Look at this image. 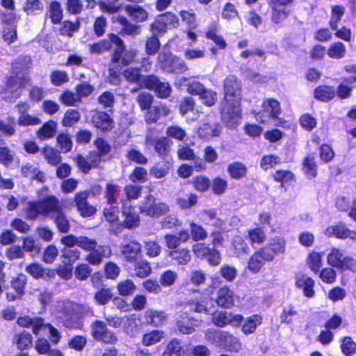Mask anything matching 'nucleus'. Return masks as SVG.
Returning a JSON list of instances; mask_svg holds the SVG:
<instances>
[{
	"mask_svg": "<svg viewBox=\"0 0 356 356\" xmlns=\"http://www.w3.org/2000/svg\"><path fill=\"white\" fill-rule=\"evenodd\" d=\"M31 59L29 56H19L13 63L12 75L8 80L3 99L13 102L21 96L22 89L28 82V70Z\"/></svg>",
	"mask_w": 356,
	"mask_h": 356,
	"instance_id": "1",
	"label": "nucleus"
},
{
	"mask_svg": "<svg viewBox=\"0 0 356 356\" xmlns=\"http://www.w3.org/2000/svg\"><path fill=\"white\" fill-rule=\"evenodd\" d=\"M205 339L210 343L229 351L237 353L242 347L237 337L222 330H208L205 332Z\"/></svg>",
	"mask_w": 356,
	"mask_h": 356,
	"instance_id": "2",
	"label": "nucleus"
},
{
	"mask_svg": "<svg viewBox=\"0 0 356 356\" xmlns=\"http://www.w3.org/2000/svg\"><path fill=\"white\" fill-rule=\"evenodd\" d=\"M241 101L238 99H231L224 97L220 106V113L222 122L229 128H234L241 120Z\"/></svg>",
	"mask_w": 356,
	"mask_h": 356,
	"instance_id": "3",
	"label": "nucleus"
},
{
	"mask_svg": "<svg viewBox=\"0 0 356 356\" xmlns=\"http://www.w3.org/2000/svg\"><path fill=\"white\" fill-rule=\"evenodd\" d=\"M157 63L164 72L183 74L188 70L184 60L170 51H161L157 56Z\"/></svg>",
	"mask_w": 356,
	"mask_h": 356,
	"instance_id": "4",
	"label": "nucleus"
},
{
	"mask_svg": "<svg viewBox=\"0 0 356 356\" xmlns=\"http://www.w3.org/2000/svg\"><path fill=\"white\" fill-rule=\"evenodd\" d=\"M109 38L116 46L111 57L112 62L124 66L131 64L136 55V51L126 50L124 42L118 35L111 33Z\"/></svg>",
	"mask_w": 356,
	"mask_h": 356,
	"instance_id": "5",
	"label": "nucleus"
},
{
	"mask_svg": "<svg viewBox=\"0 0 356 356\" xmlns=\"http://www.w3.org/2000/svg\"><path fill=\"white\" fill-rule=\"evenodd\" d=\"M280 102L275 99H267L263 102L262 110L257 113L255 118L261 123L275 124L281 114Z\"/></svg>",
	"mask_w": 356,
	"mask_h": 356,
	"instance_id": "6",
	"label": "nucleus"
},
{
	"mask_svg": "<svg viewBox=\"0 0 356 356\" xmlns=\"http://www.w3.org/2000/svg\"><path fill=\"white\" fill-rule=\"evenodd\" d=\"M140 211L151 217H159L166 215L170 211V207L163 202L156 203L155 197L152 195H148L140 205Z\"/></svg>",
	"mask_w": 356,
	"mask_h": 356,
	"instance_id": "7",
	"label": "nucleus"
},
{
	"mask_svg": "<svg viewBox=\"0 0 356 356\" xmlns=\"http://www.w3.org/2000/svg\"><path fill=\"white\" fill-rule=\"evenodd\" d=\"M91 334L95 339L106 343H113L118 341L115 333L107 328L106 324L102 321H95L91 325Z\"/></svg>",
	"mask_w": 356,
	"mask_h": 356,
	"instance_id": "8",
	"label": "nucleus"
},
{
	"mask_svg": "<svg viewBox=\"0 0 356 356\" xmlns=\"http://www.w3.org/2000/svg\"><path fill=\"white\" fill-rule=\"evenodd\" d=\"M60 242L65 246H75L90 252L97 247V243L95 240L85 236H75L69 234L61 238Z\"/></svg>",
	"mask_w": 356,
	"mask_h": 356,
	"instance_id": "9",
	"label": "nucleus"
},
{
	"mask_svg": "<svg viewBox=\"0 0 356 356\" xmlns=\"http://www.w3.org/2000/svg\"><path fill=\"white\" fill-rule=\"evenodd\" d=\"M243 320L241 315H235L226 311H218L212 314L211 322L219 327H223L230 324L233 326L238 325Z\"/></svg>",
	"mask_w": 356,
	"mask_h": 356,
	"instance_id": "10",
	"label": "nucleus"
},
{
	"mask_svg": "<svg viewBox=\"0 0 356 356\" xmlns=\"http://www.w3.org/2000/svg\"><path fill=\"white\" fill-rule=\"evenodd\" d=\"M145 88L154 89L159 97L167 98L170 96L172 88L168 82H162L155 75H148L145 79Z\"/></svg>",
	"mask_w": 356,
	"mask_h": 356,
	"instance_id": "11",
	"label": "nucleus"
},
{
	"mask_svg": "<svg viewBox=\"0 0 356 356\" xmlns=\"http://www.w3.org/2000/svg\"><path fill=\"white\" fill-rule=\"evenodd\" d=\"M88 197L89 192L88 191H86L77 193L74 197V202L77 210L83 217L92 216L97 211L96 208L90 204L88 202Z\"/></svg>",
	"mask_w": 356,
	"mask_h": 356,
	"instance_id": "12",
	"label": "nucleus"
},
{
	"mask_svg": "<svg viewBox=\"0 0 356 356\" xmlns=\"http://www.w3.org/2000/svg\"><path fill=\"white\" fill-rule=\"evenodd\" d=\"M273 259V253L267 248H261L256 252L250 259L248 268L254 272H258L266 261H269Z\"/></svg>",
	"mask_w": 356,
	"mask_h": 356,
	"instance_id": "13",
	"label": "nucleus"
},
{
	"mask_svg": "<svg viewBox=\"0 0 356 356\" xmlns=\"http://www.w3.org/2000/svg\"><path fill=\"white\" fill-rule=\"evenodd\" d=\"M40 215L44 216H54L62 210V207L58 199L55 196H49L39 200Z\"/></svg>",
	"mask_w": 356,
	"mask_h": 356,
	"instance_id": "14",
	"label": "nucleus"
},
{
	"mask_svg": "<svg viewBox=\"0 0 356 356\" xmlns=\"http://www.w3.org/2000/svg\"><path fill=\"white\" fill-rule=\"evenodd\" d=\"M225 97L241 99V84L234 75L228 76L224 81Z\"/></svg>",
	"mask_w": 356,
	"mask_h": 356,
	"instance_id": "15",
	"label": "nucleus"
},
{
	"mask_svg": "<svg viewBox=\"0 0 356 356\" xmlns=\"http://www.w3.org/2000/svg\"><path fill=\"white\" fill-rule=\"evenodd\" d=\"M90 252L86 256V260L91 265H99L104 258H108L111 254V249L110 246L97 245L95 248L90 251Z\"/></svg>",
	"mask_w": 356,
	"mask_h": 356,
	"instance_id": "16",
	"label": "nucleus"
},
{
	"mask_svg": "<svg viewBox=\"0 0 356 356\" xmlns=\"http://www.w3.org/2000/svg\"><path fill=\"white\" fill-rule=\"evenodd\" d=\"M122 75L127 82L137 86V88L132 89V92H136L143 87L145 88V79L147 76H143L139 68L127 67L122 72Z\"/></svg>",
	"mask_w": 356,
	"mask_h": 356,
	"instance_id": "17",
	"label": "nucleus"
},
{
	"mask_svg": "<svg viewBox=\"0 0 356 356\" xmlns=\"http://www.w3.org/2000/svg\"><path fill=\"white\" fill-rule=\"evenodd\" d=\"M197 321L193 318H190L187 312L180 314L176 321L177 330L181 334H190L195 331Z\"/></svg>",
	"mask_w": 356,
	"mask_h": 356,
	"instance_id": "18",
	"label": "nucleus"
},
{
	"mask_svg": "<svg viewBox=\"0 0 356 356\" xmlns=\"http://www.w3.org/2000/svg\"><path fill=\"white\" fill-rule=\"evenodd\" d=\"M190 239V234L186 229H182L177 234H167L164 236L166 247L171 250H176L183 243Z\"/></svg>",
	"mask_w": 356,
	"mask_h": 356,
	"instance_id": "19",
	"label": "nucleus"
},
{
	"mask_svg": "<svg viewBox=\"0 0 356 356\" xmlns=\"http://www.w3.org/2000/svg\"><path fill=\"white\" fill-rule=\"evenodd\" d=\"M222 131L221 125L215 122L203 123L198 129V136L203 140H208L218 136Z\"/></svg>",
	"mask_w": 356,
	"mask_h": 356,
	"instance_id": "20",
	"label": "nucleus"
},
{
	"mask_svg": "<svg viewBox=\"0 0 356 356\" xmlns=\"http://www.w3.org/2000/svg\"><path fill=\"white\" fill-rule=\"evenodd\" d=\"M234 292L227 286L220 288L217 292L216 303L219 307L230 308L234 305Z\"/></svg>",
	"mask_w": 356,
	"mask_h": 356,
	"instance_id": "21",
	"label": "nucleus"
},
{
	"mask_svg": "<svg viewBox=\"0 0 356 356\" xmlns=\"http://www.w3.org/2000/svg\"><path fill=\"white\" fill-rule=\"evenodd\" d=\"M211 299L204 297L201 299H194L188 301L186 305V308L191 312H196L204 314H209L210 309L209 304L211 303Z\"/></svg>",
	"mask_w": 356,
	"mask_h": 356,
	"instance_id": "22",
	"label": "nucleus"
},
{
	"mask_svg": "<svg viewBox=\"0 0 356 356\" xmlns=\"http://www.w3.org/2000/svg\"><path fill=\"white\" fill-rule=\"evenodd\" d=\"M92 122L95 127L102 131H108L113 127V121L105 112L97 111L93 114Z\"/></svg>",
	"mask_w": 356,
	"mask_h": 356,
	"instance_id": "23",
	"label": "nucleus"
},
{
	"mask_svg": "<svg viewBox=\"0 0 356 356\" xmlns=\"http://www.w3.org/2000/svg\"><path fill=\"white\" fill-rule=\"evenodd\" d=\"M147 143L150 145H154L155 151L161 156H165L170 152V148L172 142L168 137H161L156 139L147 138Z\"/></svg>",
	"mask_w": 356,
	"mask_h": 356,
	"instance_id": "24",
	"label": "nucleus"
},
{
	"mask_svg": "<svg viewBox=\"0 0 356 356\" xmlns=\"http://www.w3.org/2000/svg\"><path fill=\"white\" fill-rule=\"evenodd\" d=\"M17 322L22 327H31L33 332L36 335L40 334V330L45 325L44 320L40 317L31 318L29 316H22L19 317Z\"/></svg>",
	"mask_w": 356,
	"mask_h": 356,
	"instance_id": "25",
	"label": "nucleus"
},
{
	"mask_svg": "<svg viewBox=\"0 0 356 356\" xmlns=\"http://www.w3.org/2000/svg\"><path fill=\"white\" fill-rule=\"evenodd\" d=\"M122 214L124 216V225L127 228L131 229L136 227L140 224L139 216L136 212L134 211V209L129 206L127 207L125 201H122Z\"/></svg>",
	"mask_w": 356,
	"mask_h": 356,
	"instance_id": "26",
	"label": "nucleus"
},
{
	"mask_svg": "<svg viewBox=\"0 0 356 356\" xmlns=\"http://www.w3.org/2000/svg\"><path fill=\"white\" fill-rule=\"evenodd\" d=\"M124 9L131 19L135 22H143L148 18L147 12L138 5H125Z\"/></svg>",
	"mask_w": 356,
	"mask_h": 356,
	"instance_id": "27",
	"label": "nucleus"
},
{
	"mask_svg": "<svg viewBox=\"0 0 356 356\" xmlns=\"http://www.w3.org/2000/svg\"><path fill=\"white\" fill-rule=\"evenodd\" d=\"M141 252V245L136 241L124 245L121 248V252L127 261H136Z\"/></svg>",
	"mask_w": 356,
	"mask_h": 356,
	"instance_id": "28",
	"label": "nucleus"
},
{
	"mask_svg": "<svg viewBox=\"0 0 356 356\" xmlns=\"http://www.w3.org/2000/svg\"><path fill=\"white\" fill-rule=\"evenodd\" d=\"M314 281L305 275H300L296 277V286L302 289L304 295L307 298H312L314 296L313 289Z\"/></svg>",
	"mask_w": 356,
	"mask_h": 356,
	"instance_id": "29",
	"label": "nucleus"
},
{
	"mask_svg": "<svg viewBox=\"0 0 356 356\" xmlns=\"http://www.w3.org/2000/svg\"><path fill=\"white\" fill-rule=\"evenodd\" d=\"M26 272L35 279L51 277L54 273L49 269L44 268L40 264L33 263L26 267Z\"/></svg>",
	"mask_w": 356,
	"mask_h": 356,
	"instance_id": "30",
	"label": "nucleus"
},
{
	"mask_svg": "<svg viewBox=\"0 0 356 356\" xmlns=\"http://www.w3.org/2000/svg\"><path fill=\"white\" fill-rule=\"evenodd\" d=\"M56 131L57 123L54 120H49L38 130L36 135L40 140H44L54 138L56 134Z\"/></svg>",
	"mask_w": 356,
	"mask_h": 356,
	"instance_id": "31",
	"label": "nucleus"
},
{
	"mask_svg": "<svg viewBox=\"0 0 356 356\" xmlns=\"http://www.w3.org/2000/svg\"><path fill=\"white\" fill-rule=\"evenodd\" d=\"M117 22L122 26L120 31L122 35L134 36L140 33V26L131 23L124 16H118Z\"/></svg>",
	"mask_w": 356,
	"mask_h": 356,
	"instance_id": "32",
	"label": "nucleus"
},
{
	"mask_svg": "<svg viewBox=\"0 0 356 356\" xmlns=\"http://www.w3.org/2000/svg\"><path fill=\"white\" fill-rule=\"evenodd\" d=\"M168 257L179 265H186L191 259L190 251L186 248L170 250L168 253Z\"/></svg>",
	"mask_w": 356,
	"mask_h": 356,
	"instance_id": "33",
	"label": "nucleus"
},
{
	"mask_svg": "<svg viewBox=\"0 0 356 356\" xmlns=\"http://www.w3.org/2000/svg\"><path fill=\"white\" fill-rule=\"evenodd\" d=\"M336 92L334 87L328 86H320L314 92V97L321 102H329L335 96Z\"/></svg>",
	"mask_w": 356,
	"mask_h": 356,
	"instance_id": "34",
	"label": "nucleus"
},
{
	"mask_svg": "<svg viewBox=\"0 0 356 356\" xmlns=\"http://www.w3.org/2000/svg\"><path fill=\"white\" fill-rule=\"evenodd\" d=\"M351 231L345 225L339 223L335 226L327 227L325 230V234L329 237L335 236L338 238L345 239L349 238Z\"/></svg>",
	"mask_w": 356,
	"mask_h": 356,
	"instance_id": "35",
	"label": "nucleus"
},
{
	"mask_svg": "<svg viewBox=\"0 0 356 356\" xmlns=\"http://www.w3.org/2000/svg\"><path fill=\"white\" fill-rule=\"evenodd\" d=\"M48 14L52 24H59L63 17L60 3L57 1H51L49 6Z\"/></svg>",
	"mask_w": 356,
	"mask_h": 356,
	"instance_id": "36",
	"label": "nucleus"
},
{
	"mask_svg": "<svg viewBox=\"0 0 356 356\" xmlns=\"http://www.w3.org/2000/svg\"><path fill=\"white\" fill-rule=\"evenodd\" d=\"M169 110L165 106H153L145 113V120L147 124H153L158 121L161 113L168 115Z\"/></svg>",
	"mask_w": 356,
	"mask_h": 356,
	"instance_id": "37",
	"label": "nucleus"
},
{
	"mask_svg": "<svg viewBox=\"0 0 356 356\" xmlns=\"http://www.w3.org/2000/svg\"><path fill=\"white\" fill-rule=\"evenodd\" d=\"M227 172L232 178L240 179L246 176L248 169L243 163L234 162L228 165Z\"/></svg>",
	"mask_w": 356,
	"mask_h": 356,
	"instance_id": "38",
	"label": "nucleus"
},
{
	"mask_svg": "<svg viewBox=\"0 0 356 356\" xmlns=\"http://www.w3.org/2000/svg\"><path fill=\"white\" fill-rule=\"evenodd\" d=\"M42 154L45 160L51 165H57L61 162L62 157L60 152L49 146H46L42 149Z\"/></svg>",
	"mask_w": 356,
	"mask_h": 356,
	"instance_id": "39",
	"label": "nucleus"
},
{
	"mask_svg": "<svg viewBox=\"0 0 356 356\" xmlns=\"http://www.w3.org/2000/svg\"><path fill=\"white\" fill-rule=\"evenodd\" d=\"M165 318L166 314L163 311L149 309L145 314L147 323L154 326L161 325Z\"/></svg>",
	"mask_w": 356,
	"mask_h": 356,
	"instance_id": "40",
	"label": "nucleus"
},
{
	"mask_svg": "<svg viewBox=\"0 0 356 356\" xmlns=\"http://www.w3.org/2000/svg\"><path fill=\"white\" fill-rule=\"evenodd\" d=\"M345 8L341 5H334L332 6L330 26L333 30H337L338 23L341 20L345 13Z\"/></svg>",
	"mask_w": 356,
	"mask_h": 356,
	"instance_id": "41",
	"label": "nucleus"
},
{
	"mask_svg": "<svg viewBox=\"0 0 356 356\" xmlns=\"http://www.w3.org/2000/svg\"><path fill=\"white\" fill-rule=\"evenodd\" d=\"M264 248L268 249L273 253L274 257L275 254L284 252L286 248L285 240L281 237L273 238L269 241L268 246Z\"/></svg>",
	"mask_w": 356,
	"mask_h": 356,
	"instance_id": "42",
	"label": "nucleus"
},
{
	"mask_svg": "<svg viewBox=\"0 0 356 356\" xmlns=\"http://www.w3.org/2000/svg\"><path fill=\"white\" fill-rule=\"evenodd\" d=\"M59 232L67 233L70 231V222L64 212L61 210L55 216H51Z\"/></svg>",
	"mask_w": 356,
	"mask_h": 356,
	"instance_id": "43",
	"label": "nucleus"
},
{
	"mask_svg": "<svg viewBox=\"0 0 356 356\" xmlns=\"http://www.w3.org/2000/svg\"><path fill=\"white\" fill-rule=\"evenodd\" d=\"M21 172L25 177L31 179H38L42 181L43 174L35 167L30 163H26L21 168Z\"/></svg>",
	"mask_w": 356,
	"mask_h": 356,
	"instance_id": "44",
	"label": "nucleus"
},
{
	"mask_svg": "<svg viewBox=\"0 0 356 356\" xmlns=\"http://www.w3.org/2000/svg\"><path fill=\"white\" fill-rule=\"evenodd\" d=\"M346 46L341 42H334L327 50V55L334 59H341L345 56Z\"/></svg>",
	"mask_w": 356,
	"mask_h": 356,
	"instance_id": "45",
	"label": "nucleus"
},
{
	"mask_svg": "<svg viewBox=\"0 0 356 356\" xmlns=\"http://www.w3.org/2000/svg\"><path fill=\"white\" fill-rule=\"evenodd\" d=\"M135 262L134 272L137 277L143 278L150 275L152 268L148 261L140 260Z\"/></svg>",
	"mask_w": 356,
	"mask_h": 356,
	"instance_id": "46",
	"label": "nucleus"
},
{
	"mask_svg": "<svg viewBox=\"0 0 356 356\" xmlns=\"http://www.w3.org/2000/svg\"><path fill=\"white\" fill-rule=\"evenodd\" d=\"M109 37V35L108 36ZM113 44L111 38L108 40H101L98 42L89 44L90 52L92 54H102L111 48V45Z\"/></svg>",
	"mask_w": 356,
	"mask_h": 356,
	"instance_id": "47",
	"label": "nucleus"
},
{
	"mask_svg": "<svg viewBox=\"0 0 356 356\" xmlns=\"http://www.w3.org/2000/svg\"><path fill=\"white\" fill-rule=\"evenodd\" d=\"M181 82L187 86V91L188 93L193 95H200V94L204 92V90L206 88L203 84L200 82L193 81L191 83L188 82V79L186 77H182L181 79Z\"/></svg>",
	"mask_w": 356,
	"mask_h": 356,
	"instance_id": "48",
	"label": "nucleus"
},
{
	"mask_svg": "<svg viewBox=\"0 0 356 356\" xmlns=\"http://www.w3.org/2000/svg\"><path fill=\"white\" fill-rule=\"evenodd\" d=\"M183 354L184 351L180 342L173 339L168 344L162 356H181Z\"/></svg>",
	"mask_w": 356,
	"mask_h": 356,
	"instance_id": "49",
	"label": "nucleus"
},
{
	"mask_svg": "<svg viewBox=\"0 0 356 356\" xmlns=\"http://www.w3.org/2000/svg\"><path fill=\"white\" fill-rule=\"evenodd\" d=\"M261 323V318L259 316H252L251 317L248 318L242 327V331L248 334L250 333H253L257 325H260Z\"/></svg>",
	"mask_w": 356,
	"mask_h": 356,
	"instance_id": "50",
	"label": "nucleus"
},
{
	"mask_svg": "<svg viewBox=\"0 0 356 356\" xmlns=\"http://www.w3.org/2000/svg\"><path fill=\"white\" fill-rule=\"evenodd\" d=\"M81 115L79 112L75 109H68L65 112L62 124L64 127H72L79 121Z\"/></svg>",
	"mask_w": 356,
	"mask_h": 356,
	"instance_id": "51",
	"label": "nucleus"
},
{
	"mask_svg": "<svg viewBox=\"0 0 356 356\" xmlns=\"http://www.w3.org/2000/svg\"><path fill=\"white\" fill-rule=\"evenodd\" d=\"M61 257L67 259V264H70L79 259L81 252L74 246H66L61 250Z\"/></svg>",
	"mask_w": 356,
	"mask_h": 356,
	"instance_id": "52",
	"label": "nucleus"
},
{
	"mask_svg": "<svg viewBox=\"0 0 356 356\" xmlns=\"http://www.w3.org/2000/svg\"><path fill=\"white\" fill-rule=\"evenodd\" d=\"M191 235L194 241H203L207 237V232L200 225L191 223Z\"/></svg>",
	"mask_w": 356,
	"mask_h": 356,
	"instance_id": "53",
	"label": "nucleus"
},
{
	"mask_svg": "<svg viewBox=\"0 0 356 356\" xmlns=\"http://www.w3.org/2000/svg\"><path fill=\"white\" fill-rule=\"evenodd\" d=\"M17 348L22 350L27 348L32 342V336L30 333L24 331L15 337Z\"/></svg>",
	"mask_w": 356,
	"mask_h": 356,
	"instance_id": "54",
	"label": "nucleus"
},
{
	"mask_svg": "<svg viewBox=\"0 0 356 356\" xmlns=\"http://www.w3.org/2000/svg\"><path fill=\"white\" fill-rule=\"evenodd\" d=\"M161 227L165 229H172L181 227L182 222L179 220L176 216L169 215L162 218L160 221Z\"/></svg>",
	"mask_w": 356,
	"mask_h": 356,
	"instance_id": "55",
	"label": "nucleus"
},
{
	"mask_svg": "<svg viewBox=\"0 0 356 356\" xmlns=\"http://www.w3.org/2000/svg\"><path fill=\"white\" fill-rule=\"evenodd\" d=\"M43 9V4L40 0H26L23 6V10L27 15H33Z\"/></svg>",
	"mask_w": 356,
	"mask_h": 356,
	"instance_id": "56",
	"label": "nucleus"
},
{
	"mask_svg": "<svg viewBox=\"0 0 356 356\" xmlns=\"http://www.w3.org/2000/svg\"><path fill=\"white\" fill-rule=\"evenodd\" d=\"M63 323V325L68 328L78 329L81 328L82 326L80 316L76 312V310L66 318H64Z\"/></svg>",
	"mask_w": 356,
	"mask_h": 356,
	"instance_id": "57",
	"label": "nucleus"
},
{
	"mask_svg": "<svg viewBox=\"0 0 356 356\" xmlns=\"http://www.w3.org/2000/svg\"><path fill=\"white\" fill-rule=\"evenodd\" d=\"M163 332L159 330H154L146 333L143 337V343L145 346H152L159 342L163 338Z\"/></svg>",
	"mask_w": 356,
	"mask_h": 356,
	"instance_id": "58",
	"label": "nucleus"
},
{
	"mask_svg": "<svg viewBox=\"0 0 356 356\" xmlns=\"http://www.w3.org/2000/svg\"><path fill=\"white\" fill-rule=\"evenodd\" d=\"M15 120L13 117H8L6 122L0 120V131L6 136H13L15 133Z\"/></svg>",
	"mask_w": 356,
	"mask_h": 356,
	"instance_id": "59",
	"label": "nucleus"
},
{
	"mask_svg": "<svg viewBox=\"0 0 356 356\" xmlns=\"http://www.w3.org/2000/svg\"><path fill=\"white\" fill-rule=\"evenodd\" d=\"M343 353L351 356L356 353V343L350 337H344L341 345Z\"/></svg>",
	"mask_w": 356,
	"mask_h": 356,
	"instance_id": "60",
	"label": "nucleus"
},
{
	"mask_svg": "<svg viewBox=\"0 0 356 356\" xmlns=\"http://www.w3.org/2000/svg\"><path fill=\"white\" fill-rule=\"evenodd\" d=\"M76 310V305L72 302L66 301L63 302L58 309L59 317L62 319L66 318L70 314L74 313Z\"/></svg>",
	"mask_w": 356,
	"mask_h": 356,
	"instance_id": "61",
	"label": "nucleus"
},
{
	"mask_svg": "<svg viewBox=\"0 0 356 356\" xmlns=\"http://www.w3.org/2000/svg\"><path fill=\"white\" fill-rule=\"evenodd\" d=\"M193 186L198 191L204 192L211 186V181L204 176H197L193 179Z\"/></svg>",
	"mask_w": 356,
	"mask_h": 356,
	"instance_id": "62",
	"label": "nucleus"
},
{
	"mask_svg": "<svg viewBox=\"0 0 356 356\" xmlns=\"http://www.w3.org/2000/svg\"><path fill=\"white\" fill-rule=\"evenodd\" d=\"M212 191L216 195H221L225 192L227 188V181L220 177H216L211 182Z\"/></svg>",
	"mask_w": 356,
	"mask_h": 356,
	"instance_id": "63",
	"label": "nucleus"
},
{
	"mask_svg": "<svg viewBox=\"0 0 356 356\" xmlns=\"http://www.w3.org/2000/svg\"><path fill=\"white\" fill-rule=\"evenodd\" d=\"M118 289L120 295L122 296H127L134 292L136 286L131 280H126L118 284Z\"/></svg>",
	"mask_w": 356,
	"mask_h": 356,
	"instance_id": "64",
	"label": "nucleus"
}]
</instances>
